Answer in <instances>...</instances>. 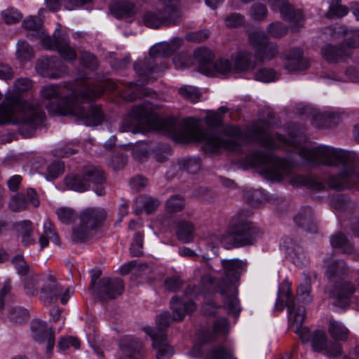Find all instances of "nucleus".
Segmentation results:
<instances>
[{
	"instance_id": "nucleus-61",
	"label": "nucleus",
	"mask_w": 359,
	"mask_h": 359,
	"mask_svg": "<svg viewBox=\"0 0 359 359\" xmlns=\"http://www.w3.org/2000/svg\"><path fill=\"white\" fill-rule=\"evenodd\" d=\"M171 155L170 147L165 144H159L154 151V159L160 163L165 162Z\"/></svg>"
},
{
	"instance_id": "nucleus-28",
	"label": "nucleus",
	"mask_w": 359,
	"mask_h": 359,
	"mask_svg": "<svg viewBox=\"0 0 359 359\" xmlns=\"http://www.w3.org/2000/svg\"><path fill=\"white\" fill-rule=\"evenodd\" d=\"M144 330L151 338L153 346L157 348L156 359H170L174 354V349L166 344L165 334H156L154 329L150 327H144Z\"/></svg>"
},
{
	"instance_id": "nucleus-42",
	"label": "nucleus",
	"mask_w": 359,
	"mask_h": 359,
	"mask_svg": "<svg viewBox=\"0 0 359 359\" xmlns=\"http://www.w3.org/2000/svg\"><path fill=\"white\" fill-rule=\"evenodd\" d=\"M17 57L21 62L29 61L34 57L31 46L25 41H19L17 43Z\"/></svg>"
},
{
	"instance_id": "nucleus-33",
	"label": "nucleus",
	"mask_w": 359,
	"mask_h": 359,
	"mask_svg": "<svg viewBox=\"0 0 359 359\" xmlns=\"http://www.w3.org/2000/svg\"><path fill=\"white\" fill-rule=\"evenodd\" d=\"M15 227L19 237H20L21 243L24 247L27 248L36 244L32 222L30 220H22L16 222Z\"/></svg>"
},
{
	"instance_id": "nucleus-3",
	"label": "nucleus",
	"mask_w": 359,
	"mask_h": 359,
	"mask_svg": "<svg viewBox=\"0 0 359 359\" xmlns=\"http://www.w3.org/2000/svg\"><path fill=\"white\" fill-rule=\"evenodd\" d=\"M87 76L77 78L74 81L72 93L57 103H51L48 111L53 116H72L88 126H97L103 123L105 114L100 104L91 103L87 108L83 104L99 98L106 88L101 84L88 83Z\"/></svg>"
},
{
	"instance_id": "nucleus-18",
	"label": "nucleus",
	"mask_w": 359,
	"mask_h": 359,
	"mask_svg": "<svg viewBox=\"0 0 359 359\" xmlns=\"http://www.w3.org/2000/svg\"><path fill=\"white\" fill-rule=\"evenodd\" d=\"M143 24L151 29L161 27H172L181 22L177 12H168L164 9L146 11L142 15Z\"/></svg>"
},
{
	"instance_id": "nucleus-5",
	"label": "nucleus",
	"mask_w": 359,
	"mask_h": 359,
	"mask_svg": "<svg viewBox=\"0 0 359 359\" xmlns=\"http://www.w3.org/2000/svg\"><path fill=\"white\" fill-rule=\"evenodd\" d=\"M194 57L198 64L199 72L209 76L225 75L233 70L236 72H248L252 70L255 67V63L252 60V53L246 51L237 53L234 58L233 67L228 59L219 58L214 61L212 52L205 47L194 50Z\"/></svg>"
},
{
	"instance_id": "nucleus-17",
	"label": "nucleus",
	"mask_w": 359,
	"mask_h": 359,
	"mask_svg": "<svg viewBox=\"0 0 359 359\" xmlns=\"http://www.w3.org/2000/svg\"><path fill=\"white\" fill-rule=\"evenodd\" d=\"M251 46L255 48V57L260 62L269 61L278 54L276 43L269 41L265 34L255 32L249 35Z\"/></svg>"
},
{
	"instance_id": "nucleus-1",
	"label": "nucleus",
	"mask_w": 359,
	"mask_h": 359,
	"mask_svg": "<svg viewBox=\"0 0 359 359\" xmlns=\"http://www.w3.org/2000/svg\"><path fill=\"white\" fill-rule=\"evenodd\" d=\"M154 110V106L149 102L133 106L128 117H126L121 123V131L133 130V124L129 123L133 118L138 122L149 124L158 132L170 135L173 141L179 144L201 143L202 149L206 154H219L222 149L241 152L243 146L248 144V135L238 126L227 124L219 133H217L203 128L198 122L190 119L180 123L172 116L161 118Z\"/></svg>"
},
{
	"instance_id": "nucleus-32",
	"label": "nucleus",
	"mask_w": 359,
	"mask_h": 359,
	"mask_svg": "<svg viewBox=\"0 0 359 359\" xmlns=\"http://www.w3.org/2000/svg\"><path fill=\"white\" fill-rule=\"evenodd\" d=\"M321 53L323 57L329 63H337L351 57V52L341 43L337 46L327 44L321 48Z\"/></svg>"
},
{
	"instance_id": "nucleus-45",
	"label": "nucleus",
	"mask_w": 359,
	"mask_h": 359,
	"mask_svg": "<svg viewBox=\"0 0 359 359\" xmlns=\"http://www.w3.org/2000/svg\"><path fill=\"white\" fill-rule=\"evenodd\" d=\"M136 205H142L144 212L149 215L154 212L159 205L160 202L157 198L151 196H140L136 201Z\"/></svg>"
},
{
	"instance_id": "nucleus-40",
	"label": "nucleus",
	"mask_w": 359,
	"mask_h": 359,
	"mask_svg": "<svg viewBox=\"0 0 359 359\" xmlns=\"http://www.w3.org/2000/svg\"><path fill=\"white\" fill-rule=\"evenodd\" d=\"M79 63L83 68L94 72L99 67L97 57L93 53L83 50L81 52Z\"/></svg>"
},
{
	"instance_id": "nucleus-56",
	"label": "nucleus",
	"mask_w": 359,
	"mask_h": 359,
	"mask_svg": "<svg viewBox=\"0 0 359 359\" xmlns=\"http://www.w3.org/2000/svg\"><path fill=\"white\" fill-rule=\"evenodd\" d=\"M28 202L25 196L22 194H18L12 197L9 208L14 212H20L25 210L27 207Z\"/></svg>"
},
{
	"instance_id": "nucleus-62",
	"label": "nucleus",
	"mask_w": 359,
	"mask_h": 359,
	"mask_svg": "<svg viewBox=\"0 0 359 359\" xmlns=\"http://www.w3.org/2000/svg\"><path fill=\"white\" fill-rule=\"evenodd\" d=\"M156 321L158 331L154 330V333L160 334L163 333V330L170 326L172 319L169 312H164L157 316Z\"/></svg>"
},
{
	"instance_id": "nucleus-22",
	"label": "nucleus",
	"mask_w": 359,
	"mask_h": 359,
	"mask_svg": "<svg viewBox=\"0 0 359 359\" xmlns=\"http://www.w3.org/2000/svg\"><path fill=\"white\" fill-rule=\"evenodd\" d=\"M222 266L224 269V276L221 279L215 278L221 285L226 286L227 290L230 286L238 281L241 273L245 270L246 263L239 259H222Z\"/></svg>"
},
{
	"instance_id": "nucleus-19",
	"label": "nucleus",
	"mask_w": 359,
	"mask_h": 359,
	"mask_svg": "<svg viewBox=\"0 0 359 359\" xmlns=\"http://www.w3.org/2000/svg\"><path fill=\"white\" fill-rule=\"evenodd\" d=\"M35 69L41 76L51 79L62 78L69 73V67L56 56L39 59Z\"/></svg>"
},
{
	"instance_id": "nucleus-48",
	"label": "nucleus",
	"mask_w": 359,
	"mask_h": 359,
	"mask_svg": "<svg viewBox=\"0 0 359 359\" xmlns=\"http://www.w3.org/2000/svg\"><path fill=\"white\" fill-rule=\"evenodd\" d=\"M255 79L264 83H269L277 79V74L271 68H261L255 74Z\"/></svg>"
},
{
	"instance_id": "nucleus-29",
	"label": "nucleus",
	"mask_w": 359,
	"mask_h": 359,
	"mask_svg": "<svg viewBox=\"0 0 359 359\" xmlns=\"http://www.w3.org/2000/svg\"><path fill=\"white\" fill-rule=\"evenodd\" d=\"M294 222L304 231L316 233L318 232V224L313 210L309 206L303 207L294 217Z\"/></svg>"
},
{
	"instance_id": "nucleus-35",
	"label": "nucleus",
	"mask_w": 359,
	"mask_h": 359,
	"mask_svg": "<svg viewBox=\"0 0 359 359\" xmlns=\"http://www.w3.org/2000/svg\"><path fill=\"white\" fill-rule=\"evenodd\" d=\"M176 236L177 239L184 243L192 242L195 236L194 225L186 220L179 222L176 226Z\"/></svg>"
},
{
	"instance_id": "nucleus-44",
	"label": "nucleus",
	"mask_w": 359,
	"mask_h": 359,
	"mask_svg": "<svg viewBox=\"0 0 359 359\" xmlns=\"http://www.w3.org/2000/svg\"><path fill=\"white\" fill-rule=\"evenodd\" d=\"M41 93L42 97H43L46 99L52 100L54 99V100H51L49 102V103L46 105V109L48 110V107L51 103H57L61 102L62 100L67 97L68 95L63 97L62 98H58L59 96V89L57 86L54 85H47L43 87V88L41 90Z\"/></svg>"
},
{
	"instance_id": "nucleus-11",
	"label": "nucleus",
	"mask_w": 359,
	"mask_h": 359,
	"mask_svg": "<svg viewBox=\"0 0 359 359\" xmlns=\"http://www.w3.org/2000/svg\"><path fill=\"white\" fill-rule=\"evenodd\" d=\"M106 212L100 208H86L81 211L79 224L72 229V239L76 242H83L90 236V231L100 227L104 222Z\"/></svg>"
},
{
	"instance_id": "nucleus-7",
	"label": "nucleus",
	"mask_w": 359,
	"mask_h": 359,
	"mask_svg": "<svg viewBox=\"0 0 359 359\" xmlns=\"http://www.w3.org/2000/svg\"><path fill=\"white\" fill-rule=\"evenodd\" d=\"M250 212L243 210L236 214L231 219L228 229L222 237V242L229 248L252 245L262 236V231L248 219Z\"/></svg>"
},
{
	"instance_id": "nucleus-31",
	"label": "nucleus",
	"mask_w": 359,
	"mask_h": 359,
	"mask_svg": "<svg viewBox=\"0 0 359 359\" xmlns=\"http://www.w3.org/2000/svg\"><path fill=\"white\" fill-rule=\"evenodd\" d=\"M111 13L117 19L129 18L137 12L136 5L128 1H111L109 4Z\"/></svg>"
},
{
	"instance_id": "nucleus-8",
	"label": "nucleus",
	"mask_w": 359,
	"mask_h": 359,
	"mask_svg": "<svg viewBox=\"0 0 359 359\" xmlns=\"http://www.w3.org/2000/svg\"><path fill=\"white\" fill-rule=\"evenodd\" d=\"M182 42V39L176 38L172 43L163 42L152 46L149 50V57L135 62L134 69L137 74L147 80L150 76L154 77V74L161 73L165 65L159 60L171 55Z\"/></svg>"
},
{
	"instance_id": "nucleus-30",
	"label": "nucleus",
	"mask_w": 359,
	"mask_h": 359,
	"mask_svg": "<svg viewBox=\"0 0 359 359\" xmlns=\"http://www.w3.org/2000/svg\"><path fill=\"white\" fill-rule=\"evenodd\" d=\"M287 60L285 69L293 72L306 69L309 67V61L304 58L303 51L299 48H291L285 56Z\"/></svg>"
},
{
	"instance_id": "nucleus-6",
	"label": "nucleus",
	"mask_w": 359,
	"mask_h": 359,
	"mask_svg": "<svg viewBox=\"0 0 359 359\" xmlns=\"http://www.w3.org/2000/svg\"><path fill=\"white\" fill-rule=\"evenodd\" d=\"M348 272L346 263L341 259L334 261L326 270L330 285L325 292L328 298L333 300V306L341 309H346L351 305L357 290L353 282L345 280Z\"/></svg>"
},
{
	"instance_id": "nucleus-53",
	"label": "nucleus",
	"mask_w": 359,
	"mask_h": 359,
	"mask_svg": "<svg viewBox=\"0 0 359 359\" xmlns=\"http://www.w3.org/2000/svg\"><path fill=\"white\" fill-rule=\"evenodd\" d=\"M144 235L141 232H136L133 238L130 248V254L133 257H140L143 254Z\"/></svg>"
},
{
	"instance_id": "nucleus-37",
	"label": "nucleus",
	"mask_w": 359,
	"mask_h": 359,
	"mask_svg": "<svg viewBox=\"0 0 359 359\" xmlns=\"http://www.w3.org/2000/svg\"><path fill=\"white\" fill-rule=\"evenodd\" d=\"M49 240L55 244L60 243V238L57 233L53 229L52 224L48 219H46L43 223V232L40 236L39 240L41 250L48 245Z\"/></svg>"
},
{
	"instance_id": "nucleus-2",
	"label": "nucleus",
	"mask_w": 359,
	"mask_h": 359,
	"mask_svg": "<svg viewBox=\"0 0 359 359\" xmlns=\"http://www.w3.org/2000/svg\"><path fill=\"white\" fill-rule=\"evenodd\" d=\"M301 155L312 164L341 168V170L337 174L328 175L323 180L311 175H293L290 177V184L294 187L304 186L317 191L328 189L342 191L355 187L351 182L352 179L355 177L359 181V173H357L359 156L353 151L319 145L303 149Z\"/></svg>"
},
{
	"instance_id": "nucleus-4",
	"label": "nucleus",
	"mask_w": 359,
	"mask_h": 359,
	"mask_svg": "<svg viewBox=\"0 0 359 359\" xmlns=\"http://www.w3.org/2000/svg\"><path fill=\"white\" fill-rule=\"evenodd\" d=\"M255 141L266 150H255L246 155L245 162L252 168H262L261 175L271 181H281L292 172L290 162L284 158L277 156L273 151L279 148L276 140L285 142L286 137L278 133L272 134L261 128L252 130Z\"/></svg>"
},
{
	"instance_id": "nucleus-57",
	"label": "nucleus",
	"mask_w": 359,
	"mask_h": 359,
	"mask_svg": "<svg viewBox=\"0 0 359 359\" xmlns=\"http://www.w3.org/2000/svg\"><path fill=\"white\" fill-rule=\"evenodd\" d=\"M40 276H31L25 278L24 280V289L26 293L29 295H36L38 293V289L36 285L41 286Z\"/></svg>"
},
{
	"instance_id": "nucleus-21",
	"label": "nucleus",
	"mask_w": 359,
	"mask_h": 359,
	"mask_svg": "<svg viewBox=\"0 0 359 359\" xmlns=\"http://www.w3.org/2000/svg\"><path fill=\"white\" fill-rule=\"evenodd\" d=\"M296 325L294 332L297 333L303 344L311 343L312 350L315 352H321L327 348V339L324 331L316 330L311 332L309 327Z\"/></svg>"
},
{
	"instance_id": "nucleus-14",
	"label": "nucleus",
	"mask_w": 359,
	"mask_h": 359,
	"mask_svg": "<svg viewBox=\"0 0 359 359\" xmlns=\"http://www.w3.org/2000/svg\"><path fill=\"white\" fill-rule=\"evenodd\" d=\"M39 280L41 282L39 299L44 306L51 305L59 298L62 304H67L69 298V288H65L50 273L41 275Z\"/></svg>"
},
{
	"instance_id": "nucleus-63",
	"label": "nucleus",
	"mask_w": 359,
	"mask_h": 359,
	"mask_svg": "<svg viewBox=\"0 0 359 359\" xmlns=\"http://www.w3.org/2000/svg\"><path fill=\"white\" fill-rule=\"evenodd\" d=\"M43 22L40 18L36 16H29L26 18L22 22V27L29 30L39 31L42 27Z\"/></svg>"
},
{
	"instance_id": "nucleus-20",
	"label": "nucleus",
	"mask_w": 359,
	"mask_h": 359,
	"mask_svg": "<svg viewBox=\"0 0 359 359\" xmlns=\"http://www.w3.org/2000/svg\"><path fill=\"white\" fill-rule=\"evenodd\" d=\"M268 3L273 11H279L281 18L290 22L292 31L297 32L302 27L304 23L302 12L295 10L287 0H268Z\"/></svg>"
},
{
	"instance_id": "nucleus-27",
	"label": "nucleus",
	"mask_w": 359,
	"mask_h": 359,
	"mask_svg": "<svg viewBox=\"0 0 359 359\" xmlns=\"http://www.w3.org/2000/svg\"><path fill=\"white\" fill-rule=\"evenodd\" d=\"M118 347L125 354L123 356L142 358L145 355L146 351L143 342L133 335L121 337L118 341Z\"/></svg>"
},
{
	"instance_id": "nucleus-26",
	"label": "nucleus",
	"mask_w": 359,
	"mask_h": 359,
	"mask_svg": "<svg viewBox=\"0 0 359 359\" xmlns=\"http://www.w3.org/2000/svg\"><path fill=\"white\" fill-rule=\"evenodd\" d=\"M45 117V113L42 111H32L25 114L15 123L18 124V131L23 137H29L34 133L36 128L43 123Z\"/></svg>"
},
{
	"instance_id": "nucleus-12",
	"label": "nucleus",
	"mask_w": 359,
	"mask_h": 359,
	"mask_svg": "<svg viewBox=\"0 0 359 359\" xmlns=\"http://www.w3.org/2000/svg\"><path fill=\"white\" fill-rule=\"evenodd\" d=\"M201 284L204 290L208 293L219 292L223 297V308L229 315L235 318L239 316L241 308L236 292L233 286L227 290L226 286L221 285L219 282L215 280V278L210 274H205L201 277Z\"/></svg>"
},
{
	"instance_id": "nucleus-49",
	"label": "nucleus",
	"mask_w": 359,
	"mask_h": 359,
	"mask_svg": "<svg viewBox=\"0 0 359 359\" xmlns=\"http://www.w3.org/2000/svg\"><path fill=\"white\" fill-rule=\"evenodd\" d=\"M65 170V164L60 161H55L46 168V177L48 180H54L61 175Z\"/></svg>"
},
{
	"instance_id": "nucleus-59",
	"label": "nucleus",
	"mask_w": 359,
	"mask_h": 359,
	"mask_svg": "<svg viewBox=\"0 0 359 359\" xmlns=\"http://www.w3.org/2000/svg\"><path fill=\"white\" fill-rule=\"evenodd\" d=\"M179 91L184 98L194 103L197 102L201 96L198 89L192 86L181 87Z\"/></svg>"
},
{
	"instance_id": "nucleus-58",
	"label": "nucleus",
	"mask_w": 359,
	"mask_h": 359,
	"mask_svg": "<svg viewBox=\"0 0 359 359\" xmlns=\"http://www.w3.org/2000/svg\"><path fill=\"white\" fill-rule=\"evenodd\" d=\"M350 203V198L345 194H335L331 199L332 206L338 211H344Z\"/></svg>"
},
{
	"instance_id": "nucleus-55",
	"label": "nucleus",
	"mask_w": 359,
	"mask_h": 359,
	"mask_svg": "<svg viewBox=\"0 0 359 359\" xmlns=\"http://www.w3.org/2000/svg\"><path fill=\"white\" fill-rule=\"evenodd\" d=\"M11 263L15 269L18 274L20 276L27 275L29 272V265L25 260L22 255L19 254L15 255L11 260Z\"/></svg>"
},
{
	"instance_id": "nucleus-52",
	"label": "nucleus",
	"mask_w": 359,
	"mask_h": 359,
	"mask_svg": "<svg viewBox=\"0 0 359 359\" xmlns=\"http://www.w3.org/2000/svg\"><path fill=\"white\" fill-rule=\"evenodd\" d=\"M1 15L4 22L7 25L18 23L22 18V14L13 8L2 11Z\"/></svg>"
},
{
	"instance_id": "nucleus-46",
	"label": "nucleus",
	"mask_w": 359,
	"mask_h": 359,
	"mask_svg": "<svg viewBox=\"0 0 359 359\" xmlns=\"http://www.w3.org/2000/svg\"><path fill=\"white\" fill-rule=\"evenodd\" d=\"M267 33L273 38H280L288 32V27L281 22L276 21L269 24L266 29Z\"/></svg>"
},
{
	"instance_id": "nucleus-16",
	"label": "nucleus",
	"mask_w": 359,
	"mask_h": 359,
	"mask_svg": "<svg viewBox=\"0 0 359 359\" xmlns=\"http://www.w3.org/2000/svg\"><path fill=\"white\" fill-rule=\"evenodd\" d=\"M229 326V321L226 318H219L215 321L212 328L201 330L198 335L201 344L194 345L189 351V355L195 358H202L203 355L202 346L205 344H210L217 341L219 336L226 334Z\"/></svg>"
},
{
	"instance_id": "nucleus-38",
	"label": "nucleus",
	"mask_w": 359,
	"mask_h": 359,
	"mask_svg": "<svg viewBox=\"0 0 359 359\" xmlns=\"http://www.w3.org/2000/svg\"><path fill=\"white\" fill-rule=\"evenodd\" d=\"M203 359H237L233 351L229 348L218 345L210 348L205 354Z\"/></svg>"
},
{
	"instance_id": "nucleus-25",
	"label": "nucleus",
	"mask_w": 359,
	"mask_h": 359,
	"mask_svg": "<svg viewBox=\"0 0 359 359\" xmlns=\"http://www.w3.org/2000/svg\"><path fill=\"white\" fill-rule=\"evenodd\" d=\"M123 290L124 284L121 278H102L98 283V295L103 300L114 299Z\"/></svg>"
},
{
	"instance_id": "nucleus-34",
	"label": "nucleus",
	"mask_w": 359,
	"mask_h": 359,
	"mask_svg": "<svg viewBox=\"0 0 359 359\" xmlns=\"http://www.w3.org/2000/svg\"><path fill=\"white\" fill-rule=\"evenodd\" d=\"M302 276L303 279L299 283L297 296L299 301L304 304H307L313 300V297L311 294L313 278L309 273H303Z\"/></svg>"
},
{
	"instance_id": "nucleus-15",
	"label": "nucleus",
	"mask_w": 359,
	"mask_h": 359,
	"mask_svg": "<svg viewBox=\"0 0 359 359\" xmlns=\"http://www.w3.org/2000/svg\"><path fill=\"white\" fill-rule=\"evenodd\" d=\"M42 32L41 43L42 46L50 50H57L60 56L69 62H73L77 57L76 50L70 46V40L66 33H61L56 29L53 38L48 34L44 35Z\"/></svg>"
},
{
	"instance_id": "nucleus-60",
	"label": "nucleus",
	"mask_w": 359,
	"mask_h": 359,
	"mask_svg": "<svg viewBox=\"0 0 359 359\" xmlns=\"http://www.w3.org/2000/svg\"><path fill=\"white\" fill-rule=\"evenodd\" d=\"M348 13V8L346 6L331 5L325 16L328 19L340 18L346 16Z\"/></svg>"
},
{
	"instance_id": "nucleus-64",
	"label": "nucleus",
	"mask_w": 359,
	"mask_h": 359,
	"mask_svg": "<svg viewBox=\"0 0 359 359\" xmlns=\"http://www.w3.org/2000/svg\"><path fill=\"white\" fill-rule=\"evenodd\" d=\"M220 307L221 306L214 300H209L202 304L201 312L206 316H215L218 313L217 309Z\"/></svg>"
},
{
	"instance_id": "nucleus-41",
	"label": "nucleus",
	"mask_w": 359,
	"mask_h": 359,
	"mask_svg": "<svg viewBox=\"0 0 359 359\" xmlns=\"http://www.w3.org/2000/svg\"><path fill=\"white\" fill-rule=\"evenodd\" d=\"M180 168L190 174L196 173L201 168V159L196 157H188L178 161Z\"/></svg>"
},
{
	"instance_id": "nucleus-13",
	"label": "nucleus",
	"mask_w": 359,
	"mask_h": 359,
	"mask_svg": "<svg viewBox=\"0 0 359 359\" xmlns=\"http://www.w3.org/2000/svg\"><path fill=\"white\" fill-rule=\"evenodd\" d=\"M287 308L288 318L293 321V324H303L306 309L303 306H297L291 290V284L284 281L279 287L278 297L275 304L276 309L283 311L284 308Z\"/></svg>"
},
{
	"instance_id": "nucleus-54",
	"label": "nucleus",
	"mask_w": 359,
	"mask_h": 359,
	"mask_svg": "<svg viewBox=\"0 0 359 359\" xmlns=\"http://www.w3.org/2000/svg\"><path fill=\"white\" fill-rule=\"evenodd\" d=\"M344 34L345 39L341 44H344V47L348 48H359V34L356 32V30H344Z\"/></svg>"
},
{
	"instance_id": "nucleus-47",
	"label": "nucleus",
	"mask_w": 359,
	"mask_h": 359,
	"mask_svg": "<svg viewBox=\"0 0 359 359\" xmlns=\"http://www.w3.org/2000/svg\"><path fill=\"white\" fill-rule=\"evenodd\" d=\"M56 213L58 219L65 224H69L74 222L78 217L74 210L65 207L58 208Z\"/></svg>"
},
{
	"instance_id": "nucleus-23",
	"label": "nucleus",
	"mask_w": 359,
	"mask_h": 359,
	"mask_svg": "<svg viewBox=\"0 0 359 359\" xmlns=\"http://www.w3.org/2000/svg\"><path fill=\"white\" fill-rule=\"evenodd\" d=\"M31 332L33 339L39 343H47L46 352L50 354L55 346V331L48 327L47 323L39 319H34L31 322Z\"/></svg>"
},
{
	"instance_id": "nucleus-9",
	"label": "nucleus",
	"mask_w": 359,
	"mask_h": 359,
	"mask_svg": "<svg viewBox=\"0 0 359 359\" xmlns=\"http://www.w3.org/2000/svg\"><path fill=\"white\" fill-rule=\"evenodd\" d=\"M106 177L103 170L95 165L85 166L79 173H71L65 176L64 182L67 187L77 192H84L94 185V191L98 196L105 194L104 184Z\"/></svg>"
},
{
	"instance_id": "nucleus-51",
	"label": "nucleus",
	"mask_w": 359,
	"mask_h": 359,
	"mask_svg": "<svg viewBox=\"0 0 359 359\" xmlns=\"http://www.w3.org/2000/svg\"><path fill=\"white\" fill-rule=\"evenodd\" d=\"M250 15L255 21H263L266 19L268 10L266 6L261 3H255L250 8Z\"/></svg>"
},
{
	"instance_id": "nucleus-24",
	"label": "nucleus",
	"mask_w": 359,
	"mask_h": 359,
	"mask_svg": "<svg viewBox=\"0 0 359 359\" xmlns=\"http://www.w3.org/2000/svg\"><path fill=\"white\" fill-rule=\"evenodd\" d=\"M137 75L139 79L135 83L130 82L128 83L126 86V92L123 95L124 98L129 101H134L137 98L144 97L156 98L157 97V93L156 91L148 88H142L141 86L148 83L150 81L156 79L157 77L161 75V73L154 74L152 75L154 77L150 76L147 80L141 78L139 74Z\"/></svg>"
},
{
	"instance_id": "nucleus-10",
	"label": "nucleus",
	"mask_w": 359,
	"mask_h": 359,
	"mask_svg": "<svg viewBox=\"0 0 359 359\" xmlns=\"http://www.w3.org/2000/svg\"><path fill=\"white\" fill-rule=\"evenodd\" d=\"M32 86V82L27 78L18 79L15 81L13 90L6 93L4 100L0 104V121L13 122L15 114L25 109L26 102L21 93Z\"/></svg>"
},
{
	"instance_id": "nucleus-36",
	"label": "nucleus",
	"mask_w": 359,
	"mask_h": 359,
	"mask_svg": "<svg viewBox=\"0 0 359 359\" xmlns=\"http://www.w3.org/2000/svg\"><path fill=\"white\" fill-rule=\"evenodd\" d=\"M330 244L334 249L342 253L351 254L353 251V245L348 238L342 233H337L330 236Z\"/></svg>"
},
{
	"instance_id": "nucleus-43",
	"label": "nucleus",
	"mask_w": 359,
	"mask_h": 359,
	"mask_svg": "<svg viewBox=\"0 0 359 359\" xmlns=\"http://www.w3.org/2000/svg\"><path fill=\"white\" fill-rule=\"evenodd\" d=\"M185 206V199L180 195H172L165 202V210L169 213L180 212Z\"/></svg>"
},
{
	"instance_id": "nucleus-39",
	"label": "nucleus",
	"mask_w": 359,
	"mask_h": 359,
	"mask_svg": "<svg viewBox=\"0 0 359 359\" xmlns=\"http://www.w3.org/2000/svg\"><path fill=\"white\" fill-rule=\"evenodd\" d=\"M329 332L334 340L345 341L348 339L349 331L341 323L330 320Z\"/></svg>"
},
{
	"instance_id": "nucleus-50",
	"label": "nucleus",
	"mask_w": 359,
	"mask_h": 359,
	"mask_svg": "<svg viewBox=\"0 0 359 359\" xmlns=\"http://www.w3.org/2000/svg\"><path fill=\"white\" fill-rule=\"evenodd\" d=\"M170 307L173 313L172 320H182L186 314L182 307V299L176 296L173 297L170 300Z\"/></svg>"
}]
</instances>
